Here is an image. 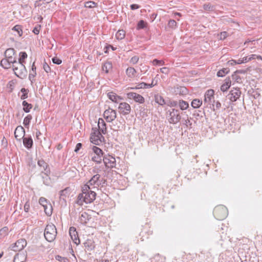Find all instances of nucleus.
Instances as JSON below:
<instances>
[{
    "instance_id": "nucleus-1",
    "label": "nucleus",
    "mask_w": 262,
    "mask_h": 262,
    "mask_svg": "<svg viewBox=\"0 0 262 262\" xmlns=\"http://www.w3.org/2000/svg\"><path fill=\"white\" fill-rule=\"evenodd\" d=\"M182 114L179 110L173 108L167 111L166 117L170 124H176L181 120Z\"/></svg>"
},
{
    "instance_id": "nucleus-2",
    "label": "nucleus",
    "mask_w": 262,
    "mask_h": 262,
    "mask_svg": "<svg viewBox=\"0 0 262 262\" xmlns=\"http://www.w3.org/2000/svg\"><path fill=\"white\" fill-rule=\"evenodd\" d=\"M57 233V229L54 224H50L46 226L44 232V236L48 242H53L56 238Z\"/></svg>"
},
{
    "instance_id": "nucleus-3",
    "label": "nucleus",
    "mask_w": 262,
    "mask_h": 262,
    "mask_svg": "<svg viewBox=\"0 0 262 262\" xmlns=\"http://www.w3.org/2000/svg\"><path fill=\"white\" fill-rule=\"evenodd\" d=\"M82 192L84 196L86 204L91 203L95 200L96 193L91 190L89 184L84 185L82 188Z\"/></svg>"
},
{
    "instance_id": "nucleus-4",
    "label": "nucleus",
    "mask_w": 262,
    "mask_h": 262,
    "mask_svg": "<svg viewBox=\"0 0 262 262\" xmlns=\"http://www.w3.org/2000/svg\"><path fill=\"white\" fill-rule=\"evenodd\" d=\"M12 68L15 75L17 77L20 79H24L26 77L28 72L25 64L21 62H16L12 66Z\"/></svg>"
},
{
    "instance_id": "nucleus-5",
    "label": "nucleus",
    "mask_w": 262,
    "mask_h": 262,
    "mask_svg": "<svg viewBox=\"0 0 262 262\" xmlns=\"http://www.w3.org/2000/svg\"><path fill=\"white\" fill-rule=\"evenodd\" d=\"M214 215L217 220H222L227 215V209L224 206L215 207L214 210Z\"/></svg>"
},
{
    "instance_id": "nucleus-6",
    "label": "nucleus",
    "mask_w": 262,
    "mask_h": 262,
    "mask_svg": "<svg viewBox=\"0 0 262 262\" xmlns=\"http://www.w3.org/2000/svg\"><path fill=\"white\" fill-rule=\"evenodd\" d=\"M27 245L26 239L21 238L18 239L15 243L13 244L9 247L11 250L14 251H19L22 250Z\"/></svg>"
},
{
    "instance_id": "nucleus-7",
    "label": "nucleus",
    "mask_w": 262,
    "mask_h": 262,
    "mask_svg": "<svg viewBox=\"0 0 262 262\" xmlns=\"http://www.w3.org/2000/svg\"><path fill=\"white\" fill-rule=\"evenodd\" d=\"M241 95V91L239 88H233L227 95V98L231 102H235L239 98Z\"/></svg>"
},
{
    "instance_id": "nucleus-8",
    "label": "nucleus",
    "mask_w": 262,
    "mask_h": 262,
    "mask_svg": "<svg viewBox=\"0 0 262 262\" xmlns=\"http://www.w3.org/2000/svg\"><path fill=\"white\" fill-rule=\"evenodd\" d=\"M103 116L107 122H111L116 118L117 113L116 111L108 108L104 111Z\"/></svg>"
},
{
    "instance_id": "nucleus-9",
    "label": "nucleus",
    "mask_w": 262,
    "mask_h": 262,
    "mask_svg": "<svg viewBox=\"0 0 262 262\" xmlns=\"http://www.w3.org/2000/svg\"><path fill=\"white\" fill-rule=\"evenodd\" d=\"M103 161L105 164V166L107 168H112L115 167L116 166V159L114 157L112 156H104Z\"/></svg>"
},
{
    "instance_id": "nucleus-10",
    "label": "nucleus",
    "mask_w": 262,
    "mask_h": 262,
    "mask_svg": "<svg viewBox=\"0 0 262 262\" xmlns=\"http://www.w3.org/2000/svg\"><path fill=\"white\" fill-rule=\"evenodd\" d=\"M101 176L99 174H96L92 177V178L86 184H89V186L96 185V188L100 185L102 182V179L100 180ZM95 188V187H94Z\"/></svg>"
},
{
    "instance_id": "nucleus-11",
    "label": "nucleus",
    "mask_w": 262,
    "mask_h": 262,
    "mask_svg": "<svg viewBox=\"0 0 262 262\" xmlns=\"http://www.w3.org/2000/svg\"><path fill=\"white\" fill-rule=\"evenodd\" d=\"M127 98L129 99H133L136 102L140 103H143L145 101L144 98L140 94L134 92H129L127 94Z\"/></svg>"
},
{
    "instance_id": "nucleus-12",
    "label": "nucleus",
    "mask_w": 262,
    "mask_h": 262,
    "mask_svg": "<svg viewBox=\"0 0 262 262\" xmlns=\"http://www.w3.org/2000/svg\"><path fill=\"white\" fill-rule=\"evenodd\" d=\"M118 109L119 110L120 113L123 115L129 114L131 111L130 105L126 102L120 103Z\"/></svg>"
},
{
    "instance_id": "nucleus-13",
    "label": "nucleus",
    "mask_w": 262,
    "mask_h": 262,
    "mask_svg": "<svg viewBox=\"0 0 262 262\" xmlns=\"http://www.w3.org/2000/svg\"><path fill=\"white\" fill-rule=\"evenodd\" d=\"M37 165L39 167L42 168L41 172H43L44 174H47L51 173V170L49 165L43 159L38 160L37 161Z\"/></svg>"
},
{
    "instance_id": "nucleus-14",
    "label": "nucleus",
    "mask_w": 262,
    "mask_h": 262,
    "mask_svg": "<svg viewBox=\"0 0 262 262\" xmlns=\"http://www.w3.org/2000/svg\"><path fill=\"white\" fill-rule=\"evenodd\" d=\"M69 234L73 240V242L77 245L80 244V239L79 238L76 229L74 227H71L69 229Z\"/></svg>"
},
{
    "instance_id": "nucleus-15",
    "label": "nucleus",
    "mask_w": 262,
    "mask_h": 262,
    "mask_svg": "<svg viewBox=\"0 0 262 262\" xmlns=\"http://www.w3.org/2000/svg\"><path fill=\"white\" fill-rule=\"evenodd\" d=\"M214 92L213 90L210 89L208 90L204 96V103H207L208 104H210L212 103V100H213V102L215 103V101L214 99Z\"/></svg>"
},
{
    "instance_id": "nucleus-16",
    "label": "nucleus",
    "mask_w": 262,
    "mask_h": 262,
    "mask_svg": "<svg viewBox=\"0 0 262 262\" xmlns=\"http://www.w3.org/2000/svg\"><path fill=\"white\" fill-rule=\"evenodd\" d=\"M25 130L24 128L21 126H18L15 129L14 136L15 138L17 140H20L21 138L25 137Z\"/></svg>"
},
{
    "instance_id": "nucleus-17",
    "label": "nucleus",
    "mask_w": 262,
    "mask_h": 262,
    "mask_svg": "<svg viewBox=\"0 0 262 262\" xmlns=\"http://www.w3.org/2000/svg\"><path fill=\"white\" fill-rule=\"evenodd\" d=\"M98 129L97 132H100L105 135L107 133L106 125L102 118H99L98 120Z\"/></svg>"
},
{
    "instance_id": "nucleus-18",
    "label": "nucleus",
    "mask_w": 262,
    "mask_h": 262,
    "mask_svg": "<svg viewBox=\"0 0 262 262\" xmlns=\"http://www.w3.org/2000/svg\"><path fill=\"white\" fill-rule=\"evenodd\" d=\"M70 193V188L69 187H67L65 189L60 191V201L63 202L64 203L66 202V199L68 197Z\"/></svg>"
},
{
    "instance_id": "nucleus-19",
    "label": "nucleus",
    "mask_w": 262,
    "mask_h": 262,
    "mask_svg": "<svg viewBox=\"0 0 262 262\" xmlns=\"http://www.w3.org/2000/svg\"><path fill=\"white\" fill-rule=\"evenodd\" d=\"M97 128H96L93 133L91 134L90 137L91 142L95 145H99L101 143V140L99 139L98 135L96 133Z\"/></svg>"
},
{
    "instance_id": "nucleus-20",
    "label": "nucleus",
    "mask_w": 262,
    "mask_h": 262,
    "mask_svg": "<svg viewBox=\"0 0 262 262\" xmlns=\"http://www.w3.org/2000/svg\"><path fill=\"white\" fill-rule=\"evenodd\" d=\"M84 246L85 249L89 251H91L95 249V242L93 239H88L84 243Z\"/></svg>"
},
{
    "instance_id": "nucleus-21",
    "label": "nucleus",
    "mask_w": 262,
    "mask_h": 262,
    "mask_svg": "<svg viewBox=\"0 0 262 262\" xmlns=\"http://www.w3.org/2000/svg\"><path fill=\"white\" fill-rule=\"evenodd\" d=\"M79 219L81 224H86L91 219V216L87 212H83L80 215Z\"/></svg>"
},
{
    "instance_id": "nucleus-22",
    "label": "nucleus",
    "mask_w": 262,
    "mask_h": 262,
    "mask_svg": "<svg viewBox=\"0 0 262 262\" xmlns=\"http://www.w3.org/2000/svg\"><path fill=\"white\" fill-rule=\"evenodd\" d=\"M231 81L229 77H227L225 80L224 83L221 86V90L223 92L227 91L231 86Z\"/></svg>"
},
{
    "instance_id": "nucleus-23",
    "label": "nucleus",
    "mask_w": 262,
    "mask_h": 262,
    "mask_svg": "<svg viewBox=\"0 0 262 262\" xmlns=\"http://www.w3.org/2000/svg\"><path fill=\"white\" fill-rule=\"evenodd\" d=\"M23 139V144L25 147L30 149L32 147L33 141L31 137H24Z\"/></svg>"
},
{
    "instance_id": "nucleus-24",
    "label": "nucleus",
    "mask_w": 262,
    "mask_h": 262,
    "mask_svg": "<svg viewBox=\"0 0 262 262\" xmlns=\"http://www.w3.org/2000/svg\"><path fill=\"white\" fill-rule=\"evenodd\" d=\"M174 93L180 95H184L188 93V90L185 86H177L174 89Z\"/></svg>"
},
{
    "instance_id": "nucleus-25",
    "label": "nucleus",
    "mask_w": 262,
    "mask_h": 262,
    "mask_svg": "<svg viewBox=\"0 0 262 262\" xmlns=\"http://www.w3.org/2000/svg\"><path fill=\"white\" fill-rule=\"evenodd\" d=\"M26 256L24 254L17 253L14 257L13 262H26Z\"/></svg>"
},
{
    "instance_id": "nucleus-26",
    "label": "nucleus",
    "mask_w": 262,
    "mask_h": 262,
    "mask_svg": "<svg viewBox=\"0 0 262 262\" xmlns=\"http://www.w3.org/2000/svg\"><path fill=\"white\" fill-rule=\"evenodd\" d=\"M50 174H44L43 172H40V176H41L43 183L49 186L51 184V178L50 177Z\"/></svg>"
},
{
    "instance_id": "nucleus-27",
    "label": "nucleus",
    "mask_w": 262,
    "mask_h": 262,
    "mask_svg": "<svg viewBox=\"0 0 262 262\" xmlns=\"http://www.w3.org/2000/svg\"><path fill=\"white\" fill-rule=\"evenodd\" d=\"M107 95L110 100L116 103L118 102V100L122 99V98L120 96L117 95L116 93L113 92H108Z\"/></svg>"
},
{
    "instance_id": "nucleus-28",
    "label": "nucleus",
    "mask_w": 262,
    "mask_h": 262,
    "mask_svg": "<svg viewBox=\"0 0 262 262\" xmlns=\"http://www.w3.org/2000/svg\"><path fill=\"white\" fill-rule=\"evenodd\" d=\"M136 73V70L133 67H128L126 70V74L129 78L134 77Z\"/></svg>"
},
{
    "instance_id": "nucleus-29",
    "label": "nucleus",
    "mask_w": 262,
    "mask_h": 262,
    "mask_svg": "<svg viewBox=\"0 0 262 262\" xmlns=\"http://www.w3.org/2000/svg\"><path fill=\"white\" fill-rule=\"evenodd\" d=\"M155 99L156 102L160 105L163 106V105H165L166 103L164 99L163 98V97L159 94L155 95Z\"/></svg>"
},
{
    "instance_id": "nucleus-30",
    "label": "nucleus",
    "mask_w": 262,
    "mask_h": 262,
    "mask_svg": "<svg viewBox=\"0 0 262 262\" xmlns=\"http://www.w3.org/2000/svg\"><path fill=\"white\" fill-rule=\"evenodd\" d=\"M22 105L23 106V111L27 113L30 112L31 109L32 107V104L31 103H28L25 100L23 101Z\"/></svg>"
},
{
    "instance_id": "nucleus-31",
    "label": "nucleus",
    "mask_w": 262,
    "mask_h": 262,
    "mask_svg": "<svg viewBox=\"0 0 262 262\" xmlns=\"http://www.w3.org/2000/svg\"><path fill=\"white\" fill-rule=\"evenodd\" d=\"M202 104V101L199 99H193L191 103V106L194 108H199Z\"/></svg>"
},
{
    "instance_id": "nucleus-32",
    "label": "nucleus",
    "mask_w": 262,
    "mask_h": 262,
    "mask_svg": "<svg viewBox=\"0 0 262 262\" xmlns=\"http://www.w3.org/2000/svg\"><path fill=\"white\" fill-rule=\"evenodd\" d=\"M19 56L17 62L25 64L26 63L25 59L28 56L27 54L25 52H20L19 54Z\"/></svg>"
},
{
    "instance_id": "nucleus-33",
    "label": "nucleus",
    "mask_w": 262,
    "mask_h": 262,
    "mask_svg": "<svg viewBox=\"0 0 262 262\" xmlns=\"http://www.w3.org/2000/svg\"><path fill=\"white\" fill-rule=\"evenodd\" d=\"M178 105L182 111L187 109L189 107V104L188 102L183 100L179 101Z\"/></svg>"
},
{
    "instance_id": "nucleus-34",
    "label": "nucleus",
    "mask_w": 262,
    "mask_h": 262,
    "mask_svg": "<svg viewBox=\"0 0 262 262\" xmlns=\"http://www.w3.org/2000/svg\"><path fill=\"white\" fill-rule=\"evenodd\" d=\"M44 211L47 215L50 216L52 213V207L51 204L50 203L47 205L43 206Z\"/></svg>"
},
{
    "instance_id": "nucleus-35",
    "label": "nucleus",
    "mask_w": 262,
    "mask_h": 262,
    "mask_svg": "<svg viewBox=\"0 0 262 262\" xmlns=\"http://www.w3.org/2000/svg\"><path fill=\"white\" fill-rule=\"evenodd\" d=\"M0 64L3 68L5 69H8L11 67V65L6 59V58L3 59L1 61Z\"/></svg>"
},
{
    "instance_id": "nucleus-36",
    "label": "nucleus",
    "mask_w": 262,
    "mask_h": 262,
    "mask_svg": "<svg viewBox=\"0 0 262 262\" xmlns=\"http://www.w3.org/2000/svg\"><path fill=\"white\" fill-rule=\"evenodd\" d=\"M112 68V64L111 62H106L102 66V70L106 73H108Z\"/></svg>"
},
{
    "instance_id": "nucleus-37",
    "label": "nucleus",
    "mask_w": 262,
    "mask_h": 262,
    "mask_svg": "<svg viewBox=\"0 0 262 262\" xmlns=\"http://www.w3.org/2000/svg\"><path fill=\"white\" fill-rule=\"evenodd\" d=\"M83 202H85V198L83 195V194L82 192L81 193L78 194L76 203L78 205L82 206L83 205Z\"/></svg>"
},
{
    "instance_id": "nucleus-38",
    "label": "nucleus",
    "mask_w": 262,
    "mask_h": 262,
    "mask_svg": "<svg viewBox=\"0 0 262 262\" xmlns=\"http://www.w3.org/2000/svg\"><path fill=\"white\" fill-rule=\"evenodd\" d=\"M92 150L93 152L97 156H103L104 153L102 149L96 146H93L92 147Z\"/></svg>"
},
{
    "instance_id": "nucleus-39",
    "label": "nucleus",
    "mask_w": 262,
    "mask_h": 262,
    "mask_svg": "<svg viewBox=\"0 0 262 262\" xmlns=\"http://www.w3.org/2000/svg\"><path fill=\"white\" fill-rule=\"evenodd\" d=\"M125 36V32L123 30H119L116 34V37L118 40H122L123 39Z\"/></svg>"
},
{
    "instance_id": "nucleus-40",
    "label": "nucleus",
    "mask_w": 262,
    "mask_h": 262,
    "mask_svg": "<svg viewBox=\"0 0 262 262\" xmlns=\"http://www.w3.org/2000/svg\"><path fill=\"white\" fill-rule=\"evenodd\" d=\"M15 51L13 48L7 49L5 52V58L13 56L15 54Z\"/></svg>"
},
{
    "instance_id": "nucleus-41",
    "label": "nucleus",
    "mask_w": 262,
    "mask_h": 262,
    "mask_svg": "<svg viewBox=\"0 0 262 262\" xmlns=\"http://www.w3.org/2000/svg\"><path fill=\"white\" fill-rule=\"evenodd\" d=\"M191 118L187 117V119L183 118L182 119V124L184 125H186L187 127L189 128H192V123L191 122Z\"/></svg>"
},
{
    "instance_id": "nucleus-42",
    "label": "nucleus",
    "mask_w": 262,
    "mask_h": 262,
    "mask_svg": "<svg viewBox=\"0 0 262 262\" xmlns=\"http://www.w3.org/2000/svg\"><path fill=\"white\" fill-rule=\"evenodd\" d=\"M229 72V70L227 68H223L222 70L219 71L217 73V76L218 77H224L226 74Z\"/></svg>"
},
{
    "instance_id": "nucleus-43",
    "label": "nucleus",
    "mask_w": 262,
    "mask_h": 262,
    "mask_svg": "<svg viewBox=\"0 0 262 262\" xmlns=\"http://www.w3.org/2000/svg\"><path fill=\"white\" fill-rule=\"evenodd\" d=\"M147 26V23L143 20H140L137 24V30H139L146 28Z\"/></svg>"
},
{
    "instance_id": "nucleus-44",
    "label": "nucleus",
    "mask_w": 262,
    "mask_h": 262,
    "mask_svg": "<svg viewBox=\"0 0 262 262\" xmlns=\"http://www.w3.org/2000/svg\"><path fill=\"white\" fill-rule=\"evenodd\" d=\"M32 119V117L31 115H28L24 119L23 124L25 127H27L29 125L30 121Z\"/></svg>"
},
{
    "instance_id": "nucleus-45",
    "label": "nucleus",
    "mask_w": 262,
    "mask_h": 262,
    "mask_svg": "<svg viewBox=\"0 0 262 262\" xmlns=\"http://www.w3.org/2000/svg\"><path fill=\"white\" fill-rule=\"evenodd\" d=\"M20 92L23 93V94L20 96V99L21 100H25V99L28 98V94L29 93V90L28 89L25 88H22L20 90Z\"/></svg>"
},
{
    "instance_id": "nucleus-46",
    "label": "nucleus",
    "mask_w": 262,
    "mask_h": 262,
    "mask_svg": "<svg viewBox=\"0 0 262 262\" xmlns=\"http://www.w3.org/2000/svg\"><path fill=\"white\" fill-rule=\"evenodd\" d=\"M12 30L17 32L19 36H21L23 34V30L21 29V26L20 25H15L12 29Z\"/></svg>"
},
{
    "instance_id": "nucleus-47",
    "label": "nucleus",
    "mask_w": 262,
    "mask_h": 262,
    "mask_svg": "<svg viewBox=\"0 0 262 262\" xmlns=\"http://www.w3.org/2000/svg\"><path fill=\"white\" fill-rule=\"evenodd\" d=\"M97 3L93 1H88L85 3L84 7L87 8H93L96 7Z\"/></svg>"
},
{
    "instance_id": "nucleus-48",
    "label": "nucleus",
    "mask_w": 262,
    "mask_h": 262,
    "mask_svg": "<svg viewBox=\"0 0 262 262\" xmlns=\"http://www.w3.org/2000/svg\"><path fill=\"white\" fill-rule=\"evenodd\" d=\"M104 156H94L92 157V160L97 164H100L102 162V157Z\"/></svg>"
},
{
    "instance_id": "nucleus-49",
    "label": "nucleus",
    "mask_w": 262,
    "mask_h": 262,
    "mask_svg": "<svg viewBox=\"0 0 262 262\" xmlns=\"http://www.w3.org/2000/svg\"><path fill=\"white\" fill-rule=\"evenodd\" d=\"M203 8L204 10L209 11H212L215 9L214 7L210 3L205 4L203 5Z\"/></svg>"
},
{
    "instance_id": "nucleus-50",
    "label": "nucleus",
    "mask_w": 262,
    "mask_h": 262,
    "mask_svg": "<svg viewBox=\"0 0 262 262\" xmlns=\"http://www.w3.org/2000/svg\"><path fill=\"white\" fill-rule=\"evenodd\" d=\"M168 27L174 29L177 27V23L174 19H170L168 23Z\"/></svg>"
},
{
    "instance_id": "nucleus-51",
    "label": "nucleus",
    "mask_w": 262,
    "mask_h": 262,
    "mask_svg": "<svg viewBox=\"0 0 262 262\" xmlns=\"http://www.w3.org/2000/svg\"><path fill=\"white\" fill-rule=\"evenodd\" d=\"M147 86H148L147 83L142 82L138 83L135 88V89H147ZM133 89H134V88Z\"/></svg>"
},
{
    "instance_id": "nucleus-52",
    "label": "nucleus",
    "mask_w": 262,
    "mask_h": 262,
    "mask_svg": "<svg viewBox=\"0 0 262 262\" xmlns=\"http://www.w3.org/2000/svg\"><path fill=\"white\" fill-rule=\"evenodd\" d=\"M39 203L40 204V205H41L42 207L45 205H47L49 204H50V203H49L47 201V200L46 199H45V198H40L39 200Z\"/></svg>"
},
{
    "instance_id": "nucleus-53",
    "label": "nucleus",
    "mask_w": 262,
    "mask_h": 262,
    "mask_svg": "<svg viewBox=\"0 0 262 262\" xmlns=\"http://www.w3.org/2000/svg\"><path fill=\"white\" fill-rule=\"evenodd\" d=\"M6 59L8 60V61H9V62L10 63L11 65V64H12V66L14 65V63H16V62H17V61L16 60V58L15 57H13V56L7 57V58H6Z\"/></svg>"
},
{
    "instance_id": "nucleus-54",
    "label": "nucleus",
    "mask_w": 262,
    "mask_h": 262,
    "mask_svg": "<svg viewBox=\"0 0 262 262\" xmlns=\"http://www.w3.org/2000/svg\"><path fill=\"white\" fill-rule=\"evenodd\" d=\"M139 58L137 56H134L131 58L129 62L132 64H136L139 61Z\"/></svg>"
},
{
    "instance_id": "nucleus-55",
    "label": "nucleus",
    "mask_w": 262,
    "mask_h": 262,
    "mask_svg": "<svg viewBox=\"0 0 262 262\" xmlns=\"http://www.w3.org/2000/svg\"><path fill=\"white\" fill-rule=\"evenodd\" d=\"M8 229L7 227H4L0 230V238L2 236H5L7 235Z\"/></svg>"
},
{
    "instance_id": "nucleus-56",
    "label": "nucleus",
    "mask_w": 262,
    "mask_h": 262,
    "mask_svg": "<svg viewBox=\"0 0 262 262\" xmlns=\"http://www.w3.org/2000/svg\"><path fill=\"white\" fill-rule=\"evenodd\" d=\"M40 29H41V26L40 25H37L33 29V32L35 34L37 35V34H38L39 33Z\"/></svg>"
},
{
    "instance_id": "nucleus-57",
    "label": "nucleus",
    "mask_w": 262,
    "mask_h": 262,
    "mask_svg": "<svg viewBox=\"0 0 262 262\" xmlns=\"http://www.w3.org/2000/svg\"><path fill=\"white\" fill-rule=\"evenodd\" d=\"M152 63L155 65L161 66L164 64V62L163 60H160L157 59H154L152 61Z\"/></svg>"
},
{
    "instance_id": "nucleus-58",
    "label": "nucleus",
    "mask_w": 262,
    "mask_h": 262,
    "mask_svg": "<svg viewBox=\"0 0 262 262\" xmlns=\"http://www.w3.org/2000/svg\"><path fill=\"white\" fill-rule=\"evenodd\" d=\"M52 60L54 63L58 64V65L60 64L62 62V60L56 57H53L52 59Z\"/></svg>"
},
{
    "instance_id": "nucleus-59",
    "label": "nucleus",
    "mask_w": 262,
    "mask_h": 262,
    "mask_svg": "<svg viewBox=\"0 0 262 262\" xmlns=\"http://www.w3.org/2000/svg\"><path fill=\"white\" fill-rule=\"evenodd\" d=\"M30 203L28 201H27L25 205H24V210L26 212H28L29 210H30Z\"/></svg>"
},
{
    "instance_id": "nucleus-60",
    "label": "nucleus",
    "mask_w": 262,
    "mask_h": 262,
    "mask_svg": "<svg viewBox=\"0 0 262 262\" xmlns=\"http://www.w3.org/2000/svg\"><path fill=\"white\" fill-rule=\"evenodd\" d=\"M179 101H170L168 104L170 107H176L178 105Z\"/></svg>"
},
{
    "instance_id": "nucleus-61",
    "label": "nucleus",
    "mask_w": 262,
    "mask_h": 262,
    "mask_svg": "<svg viewBox=\"0 0 262 262\" xmlns=\"http://www.w3.org/2000/svg\"><path fill=\"white\" fill-rule=\"evenodd\" d=\"M43 70L47 72V73H49V72L51 71V68L50 67H49V66L46 63V62H45L43 63Z\"/></svg>"
},
{
    "instance_id": "nucleus-62",
    "label": "nucleus",
    "mask_w": 262,
    "mask_h": 262,
    "mask_svg": "<svg viewBox=\"0 0 262 262\" xmlns=\"http://www.w3.org/2000/svg\"><path fill=\"white\" fill-rule=\"evenodd\" d=\"M227 37V33L225 31L222 32L220 34V39L221 40H224Z\"/></svg>"
},
{
    "instance_id": "nucleus-63",
    "label": "nucleus",
    "mask_w": 262,
    "mask_h": 262,
    "mask_svg": "<svg viewBox=\"0 0 262 262\" xmlns=\"http://www.w3.org/2000/svg\"><path fill=\"white\" fill-rule=\"evenodd\" d=\"M160 72L165 74H168L169 70V69L167 67H163L160 69Z\"/></svg>"
},
{
    "instance_id": "nucleus-64",
    "label": "nucleus",
    "mask_w": 262,
    "mask_h": 262,
    "mask_svg": "<svg viewBox=\"0 0 262 262\" xmlns=\"http://www.w3.org/2000/svg\"><path fill=\"white\" fill-rule=\"evenodd\" d=\"M36 76V75H35V73H30L29 75V79L32 83L35 80L34 78Z\"/></svg>"
}]
</instances>
